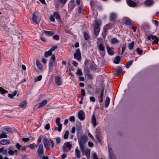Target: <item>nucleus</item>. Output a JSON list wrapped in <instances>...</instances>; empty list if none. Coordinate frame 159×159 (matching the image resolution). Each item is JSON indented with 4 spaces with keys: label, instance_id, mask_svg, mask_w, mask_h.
<instances>
[{
    "label": "nucleus",
    "instance_id": "obj_5",
    "mask_svg": "<svg viewBox=\"0 0 159 159\" xmlns=\"http://www.w3.org/2000/svg\"><path fill=\"white\" fill-rule=\"evenodd\" d=\"M56 123L58 126L57 128L55 127L54 130H57L59 132H60L62 129V125L60 123V119L59 117H57L56 120Z\"/></svg>",
    "mask_w": 159,
    "mask_h": 159
},
{
    "label": "nucleus",
    "instance_id": "obj_24",
    "mask_svg": "<svg viewBox=\"0 0 159 159\" xmlns=\"http://www.w3.org/2000/svg\"><path fill=\"white\" fill-rule=\"evenodd\" d=\"M44 32L46 35L48 36H52L54 34V33L52 31H44Z\"/></svg>",
    "mask_w": 159,
    "mask_h": 159
},
{
    "label": "nucleus",
    "instance_id": "obj_18",
    "mask_svg": "<svg viewBox=\"0 0 159 159\" xmlns=\"http://www.w3.org/2000/svg\"><path fill=\"white\" fill-rule=\"evenodd\" d=\"M75 153L76 157L78 159L80 158V153L78 147H76L75 150Z\"/></svg>",
    "mask_w": 159,
    "mask_h": 159
},
{
    "label": "nucleus",
    "instance_id": "obj_33",
    "mask_svg": "<svg viewBox=\"0 0 159 159\" xmlns=\"http://www.w3.org/2000/svg\"><path fill=\"white\" fill-rule=\"evenodd\" d=\"M16 93L17 92L16 91H15L12 94H8V97L11 98H12L14 96H15L16 95Z\"/></svg>",
    "mask_w": 159,
    "mask_h": 159
},
{
    "label": "nucleus",
    "instance_id": "obj_49",
    "mask_svg": "<svg viewBox=\"0 0 159 159\" xmlns=\"http://www.w3.org/2000/svg\"><path fill=\"white\" fill-rule=\"evenodd\" d=\"M61 142L60 139L59 137H57L56 139V142L57 144H58Z\"/></svg>",
    "mask_w": 159,
    "mask_h": 159
},
{
    "label": "nucleus",
    "instance_id": "obj_28",
    "mask_svg": "<svg viewBox=\"0 0 159 159\" xmlns=\"http://www.w3.org/2000/svg\"><path fill=\"white\" fill-rule=\"evenodd\" d=\"M117 16L116 13H112L110 15L111 20L112 21L114 20L116 17Z\"/></svg>",
    "mask_w": 159,
    "mask_h": 159
},
{
    "label": "nucleus",
    "instance_id": "obj_57",
    "mask_svg": "<svg viewBox=\"0 0 159 159\" xmlns=\"http://www.w3.org/2000/svg\"><path fill=\"white\" fill-rule=\"evenodd\" d=\"M22 140L25 142H28L30 140V139L29 138H23L22 139Z\"/></svg>",
    "mask_w": 159,
    "mask_h": 159
},
{
    "label": "nucleus",
    "instance_id": "obj_41",
    "mask_svg": "<svg viewBox=\"0 0 159 159\" xmlns=\"http://www.w3.org/2000/svg\"><path fill=\"white\" fill-rule=\"evenodd\" d=\"M122 71V69L121 68H117L116 70V72L117 73L118 75H119L120 74Z\"/></svg>",
    "mask_w": 159,
    "mask_h": 159
},
{
    "label": "nucleus",
    "instance_id": "obj_29",
    "mask_svg": "<svg viewBox=\"0 0 159 159\" xmlns=\"http://www.w3.org/2000/svg\"><path fill=\"white\" fill-rule=\"evenodd\" d=\"M134 41H133L131 43L129 44L128 46V48L129 49L132 50L133 49L134 47Z\"/></svg>",
    "mask_w": 159,
    "mask_h": 159
},
{
    "label": "nucleus",
    "instance_id": "obj_35",
    "mask_svg": "<svg viewBox=\"0 0 159 159\" xmlns=\"http://www.w3.org/2000/svg\"><path fill=\"white\" fill-rule=\"evenodd\" d=\"M42 79V76L41 75H39L38 76H37L34 79V82H36L38 81H40Z\"/></svg>",
    "mask_w": 159,
    "mask_h": 159
},
{
    "label": "nucleus",
    "instance_id": "obj_2",
    "mask_svg": "<svg viewBox=\"0 0 159 159\" xmlns=\"http://www.w3.org/2000/svg\"><path fill=\"white\" fill-rule=\"evenodd\" d=\"M43 143L46 149H49L50 148H52L54 146V142L51 139H48L45 138H44Z\"/></svg>",
    "mask_w": 159,
    "mask_h": 159
},
{
    "label": "nucleus",
    "instance_id": "obj_50",
    "mask_svg": "<svg viewBox=\"0 0 159 159\" xmlns=\"http://www.w3.org/2000/svg\"><path fill=\"white\" fill-rule=\"evenodd\" d=\"M69 120L70 121L74 122L75 121V117L74 116H72L69 117Z\"/></svg>",
    "mask_w": 159,
    "mask_h": 159
},
{
    "label": "nucleus",
    "instance_id": "obj_59",
    "mask_svg": "<svg viewBox=\"0 0 159 159\" xmlns=\"http://www.w3.org/2000/svg\"><path fill=\"white\" fill-rule=\"evenodd\" d=\"M57 47L56 46H54L53 47L51 48L50 50L52 52V51H53L54 50L57 49Z\"/></svg>",
    "mask_w": 159,
    "mask_h": 159
},
{
    "label": "nucleus",
    "instance_id": "obj_10",
    "mask_svg": "<svg viewBox=\"0 0 159 159\" xmlns=\"http://www.w3.org/2000/svg\"><path fill=\"white\" fill-rule=\"evenodd\" d=\"M78 117L80 120H83L85 119V113L82 110L79 111L78 113Z\"/></svg>",
    "mask_w": 159,
    "mask_h": 159
},
{
    "label": "nucleus",
    "instance_id": "obj_16",
    "mask_svg": "<svg viewBox=\"0 0 159 159\" xmlns=\"http://www.w3.org/2000/svg\"><path fill=\"white\" fill-rule=\"evenodd\" d=\"M125 23L126 25H130L132 24V21L128 17H125L123 20Z\"/></svg>",
    "mask_w": 159,
    "mask_h": 159
},
{
    "label": "nucleus",
    "instance_id": "obj_6",
    "mask_svg": "<svg viewBox=\"0 0 159 159\" xmlns=\"http://www.w3.org/2000/svg\"><path fill=\"white\" fill-rule=\"evenodd\" d=\"M56 58L55 55H52L50 60L49 63V67H51L55 66L57 65V62L56 61Z\"/></svg>",
    "mask_w": 159,
    "mask_h": 159
},
{
    "label": "nucleus",
    "instance_id": "obj_22",
    "mask_svg": "<svg viewBox=\"0 0 159 159\" xmlns=\"http://www.w3.org/2000/svg\"><path fill=\"white\" fill-rule=\"evenodd\" d=\"M106 48L108 54L110 55H113L114 52L108 46H106Z\"/></svg>",
    "mask_w": 159,
    "mask_h": 159
},
{
    "label": "nucleus",
    "instance_id": "obj_7",
    "mask_svg": "<svg viewBox=\"0 0 159 159\" xmlns=\"http://www.w3.org/2000/svg\"><path fill=\"white\" fill-rule=\"evenodd\" d=\"M74 57L79 61H80L81 60V55L80 50L78 48L76 50L74 54Z\"/></svg>",
    "mask_w": 159,
    "mask_h": 159
},
{
    "label": "nucleus",
    "instance_id": "obj_55",
    "mask_svg": "<svg viewBox=\"0 0 159 159\" xmlns=\"http://www.w3.org/2000/svg\"><path fill=\"white\" fill-rule=\"evenodd\" d=\"M58 1L63 4H65L67 0H58Z\"/></svg>",
    "mask_w": 159,
    "mask_h": 159
},
{
    "label": "nucleus",
    "instance_id": "obj_51",
    "mask_svg": "<svg viewBox=\"0 0 159 159\" xmlns=\"http://www.w3.org/2000/svg\"><path fill=\"white\" fill-rule=\"evenodd\" d=\"M45 129L46 130H48L50 128V125L49 123L47 124L45 126Z\"/></svg>",
    "mask_w": 159,
    "mask_h": 159
},
{
    "label": "nucleus",
    "instance_id": "obj_4",
    "mask_svg": "<svg viewBox=\"0 0 159 159\" xmlns=\"http://www.w3.org/2000/svg\"><path fill=\"white\" fill-rule=\"evenodd\" d=\"M98 48L101 55L102 57H104L105 54L104 46L102 43H101L98 44Z\"/></svg>",
    "mask_w": 159,
    "mask_h": 159
},
{
    "label": "nucleus",
    "instance_id": "obj_36",
    "mask_svg": "<svg viewBox=\"0 0 159 159\" xmlns=\"http://www.w3.org/2000/svg\"><path fill=\"white\" fill-rule=\"evenodd\" d=\"M53 15L54 17L56 19H60L59 15L57 12H54L53 13Z\"/></svg>",
    "mask_w": 159,
    "mask_h": 159
},
{
    "label": "nucleus",
    "instance_id": "obj_60",
    "mask_svg": "<svg viewBox=\"0 0 159 159\" xmlns=\"http://www.w3.org/2000/svg\"><path fill=\"white\" fill-rule=\"evenodd\" d=\"M3 151L4 152L6 153L7 150V149H5L4 150L3 148H0V153L2 152Z\"/></svg>",
    "mask_w": 159,
    "mask_h": 159
},
{
    "label": "nucleus",
    "instance_id": "obj_40",
    "mask_svg": "<svg viewBox=\"0 0 159 159\" xmlns=\"http://www.w3.org/2000/svg\"><path fill=\"white\" fill-rule=\"evenodd\" d=\"M76 73L79 76H81L83 75L82 72L80 69H78Z\"/></svg>",
    "mask_w": 159,
    "mask_h": 159
},
{
    "label": "nucleus",
    "instance_id": "obj_30",
    "mask_svg": "<svg viewBox=\"0 0 159 159\" xmlns=\"http://www.w3.org/2000/svg\"><path fill=\"white\" fill-rule=\"evenodd\" d=\"M52 52L49 50L48 52H45L44 53V56L45 57H48L52 55Z\"/></svg>",
    "mask_w": 159,
    "mask_h": 159
},
{
    "label": "nucleus",
    "instance_id": "obj_62",
    "mask_svg": "<svg viewBox=\"0 0 159 159\" xmlns=\"http://www.w3.org/2000/svg\"><path fill=\"white\" fill-rule=\"evenodd\" d=\"M53 38L54 39L56 40H58L59 39V36L58 35H54L53 36Z\"/></svg>",
    "mask_w": 159,
    "mask_h": 159
},
{
    "label": "nucleus",
    "instance_id": "obj_9",
    "mask_svg": "<svg viewBox=\"0 0 159 159\" xmlns=\"http://www.w3.org/2000/svg\"><path fill=\"white\" fill-rule=\"evenodd\" d=\"M72 144L70 142H66L65 143L63 146L62 149L64 151H65L66 147H67L70 150L71 149Z\"/></svg>",
    "mask_w": 159,
    "mask_h": 159
},
{
    "label": "nucleus",
    "instance_id": "obj_8",
    "mask_svg": "<svg viewBox=\"0 0 159 159\" xmlns=\"http://www.w3.org/2000/svg\"><path fill=\"white\" fill-rule=\"evenodd\" d=\"M148 39L149 40L152 39L154 40L153 42V44H157L158 43L159 41L158 38H157V36L155 35L153 36L152 35H149L148 37Z\"/></svg>",
    "mask_w": 159,
    "mask_h": 159
},
{
    "label": "nucleus",
    "instance_id": "obj_47",
    "mask_svg": "<svg viewBox=\"0 0 159 159\" xmlns=\"http://www.w3.org/2000/svg\"><path fill=\"white\" fill-rule=\"evenodd\" d=\"M4 129L9 133L11 132V129L9 127H5L4 128Z\"/></svg>",
    "mask_w": 159,
    "mask_h": 159
},
{
    "label": "nucleus",
    "instance_id": "obj_58",
    "mask_svg": "<svg viewBox=\"0 0 159 159\" xmlns=\"http://www.w3.org/2000/svg\"><path fill=\"white\" fill-rule=\"evenodd\" d=\"M41 61L44 64H45L47 63V60L44 58H42Z\"/></svg>",
    "mask_w": 159,
    "mask_h": 159
},
{
    "label": "nucleus",
    "instance_id": "obj_3",
    "mask_svg": "<svg viewBox=\"0 0 159 159\" xmlns=\"http://www.w3.org/2000/svg\"><path fill=\"white\" fill-rule=\"evenodd\" d=\"M102 22L99 20H97L95 21L94 26V34L96 35H98L99 34L100 30V25Z\"/></svg>",
    "mask_w": 159,
    "mask_h": 159
},
{
    "label": "nucleus",
    "instance_id": "obj_42",
    "mask_svg": "<svg viewBox=\"0 0 159 159\" xmlns=\"http://www.w3.org/2000/svg\"><path fill=\"white\" fill-rule=\"evenodd\" d=\"M10 148H9L8 149V150H9L8 153L9 155H12L14 154V152L12 150H10Z\"/></svg>",
    "mask_w": 159,
    "mask_h": 159
},
{
    "label": "nucleus",
    "instance_id": "obj_20",
    "mask_svg": "<svg viewBox=\"0 0 159 159\" xmlns=\"http://www.w3.org/2000/svg\"><path fill=\"white\" fill-rule=\"evenodd\" d=\"M48 102L47 100H44L42 102H41L38 104V108L41 107L45 105Z\"/></svg>",
    "mask_w": 159,
    "mask_h": 159
},
{
    "label": "nucleus",
    "instance_id": "obj_14",
    "mask_svg": "<svg viewBox=\"0 0 159 159\" xmlns=\"http://www.w3.org/2000/svg\"><path fill=\"white\" fill-rule=\"evenodd\" d=\"M55 81L56 83L59 85H60L62 83V81L61 77L56 76L55 77Z\"/></svg>",
    "mask_w": 159,
    "mask_h": 159
},
{
    "label": "nucleus",
    "instance_id": "obj_12",
    "mask_svg": "<svg viewBox=\"0 0 159 159\" xmlns=\"http://www.w3.org/2000/svg\"><path fill=\"white\" fill-rule=\"evenodd\" d=\"M38 17V14L37 13H34L33 14V17L32 18V20L33 21L36 23L38 24L39 21H38L37 18Z\"/></svg>",
    "mask_w": 159,
    "mask_h": 159
},
{
    "label": "nucleus",
    "instance_id": "obj_31",
    "mask_svg": "<svg viewBox=\"0 0 159 159\" xmlns=\"http://www.w3.org/2000/svg\"><path fill=\"white\" fill-rule=\"evenodd\" d=\"M7 93V91L4 89L2 87H0V93H1L2 94H4Z\"/></svg>",
    "mask_w": 159,
    "mask_h": 159
},
{
    "label": "nucleus",
    "instance_id": "obj_52",
    "mask_svg": "<svg viewBox=\"0 0 159 159\" xmlns=\"http://www.w3.org/2000/svg\"><path fill=\"white\" fill-rule=\"evenodd\" d=\"M93 159H98V157L96 153H94L93 155Z\"/></svg>",
    "mask_w": 159,
    "mask_h": 159
},
{
    "label": "nucleus",
    "instance_id": "obj_26",
    "mask_svg": "<svg viewBox=\"0 0 159 159\" xmlns=\"http://www.w3.org/2000/svg\"><path fill=\"white\" fill-rule=\"evenodd\" d=\"M27 105L26 102L25 101H24L21 102L19 105V106L21 108H24L26 107Z\"/></svg>",
    "mask_w": 159,
    "mask_h": 159
},
{
    "label": "nucleus",
    "instance_id": "obj_13",
    "mask_svg": "<svg viewBox=\"0 0 159 159\" xmlns=\"http://www.w3.org/2000/svg\"><path fill=\"white\" fill-rule=\"evenodd\" d=\"M16 146L18 150H21V151H25L26 150L25 147L21 146L19 143H16Z\"/></svg>",
    "mask_w": 159,
    "mask_h": 159
},
{
    "label": "nucleus",
    "instance_id": "obj_46",
    "mask_svg": "<svg viewBox=\"0 0 159 159\" xmlns=\"http://www.w3.org/2000/svg\"><path fill=\"white\" fill-rule=\"evenodd\" d=\"M137 53L139 55H141L143 53V50L141 49H140L139 48H138L137 49Z\"/></svg>",
    "mask_w": 159,
    "mask_h": 159
},
{
    "label": "nucleus",
    "instance_id": "obj_21",
    "mask_svg": "<svg viewBox=\"0 0 159 159\" xmlns=\"http://www.w3.org/2000/svg\"><path fill=\"white\" fill-rule=\"evenodd\" d=\"M127 4L130 7H135L136 4L133 1L131 0H127Z\"/></svg>",
    "mask_w": 159,
    "mask_h": 159
},
{
    "label": "nucleus",
    "instance_id": "obj_44",
    "mask_svg": "<svg viewBox=\"0 0 159 159\" xmlns=\"http://www.w3.org/2000/svg\"><path fill=\"white\" fill-rule=\"evenodd\" d=\"M111 43H115L118 42V40L116 39L113 38L111 40Z\"/></svg>",
    "mask_w": 159,
    "mask_h": 159
},
{
    "label": "nucleus",
    "instance_id": "obj_19",
    "mask_svg": "<svg viewBox=\"0 0 159 159\" xmlns=\"http://www.w3.org/2000/svg\"><path fill=\"white\" fill-rule=\"evenodd\" d=\"M84 152V154L86 156L88 159H89L90 154V150L88 149H86L85 151L84 149L82 151Z\"/></svg>",
    "mask_w": 159,
    "mask_h": 159
},
{
    "label": "nucleus",
    "instance_id": "obj_53",
    "mask_svg": "<svg viewBox=\"0 0 159 159\" xmlns=\"http://www.w3.org/2000/svg\"><path fill=\"white\" fill-rule=\"evenodd\" d=\"M50 20L52 22H54L55 21L54 16L52 15H51L49 17Z\"/></svg>",
    "mask_w": 159,
    "mask_h": 159
},
{
    "label": "nucleus",
    "instance_id": "obj_63",
    "mask_svg": "<svg viewBox=\"0 0 159 159\" xmlns=\"http://www.w3.org/2000/svg\"><path fill=\"white\" fill-rule=\"evenodd\" d=\"M90 101L93 102H94L95 101V98L93 97H91L90 98Z\"/></svg>",
    "mask_w": 159,
    "mask_h": 159
},
{
    "label": "nucleus",
    "instance_id": "obj_25",
    "mask_svg": "<svg viewBox=\"0 0 159 159\" xmlns=\"http://www.w3.org/2000/svg\"><path fill=\"white\" fill-rule=\"evenodd\" d=\"M110 99L109 97H107L106 98L105 103V107H107L108 106L110 103Z\"/></svg>",
    "mask_w": 159,
    "mask_h": 159
},
{
    "label": "nucleus",
    "instance_id": "obj_34",
    "mask_svg": "<svg viewBox=\"0 0 159 159\" xmlns=\"http://www.w3.org/2000/svg\"><path fill=\"white\" fill-rule=\"evenodd\" d=\"M36 65H37L39 69H42V68H43L42 66L39 61H37Z\"/></svg>",
    "mask_w": 159,
    "mask_h": 159
},
{
    "label": "nucleus",
    "instance_id": "obj_32",
    "mask_svg": "<svg viewBox=\"0 0 159 159\" xmlns=\"http://www.w3.org/2000/svg\"><path fill=\"white\" fill-rule=\"evenodd\" d=\"M120 60V57L118 56L116 57L114 61V62L116 64H118Z\"/></svg>",
    "mask_w": 159,
    "mask_h": 159
},
{
    "label": "nucleus",
    "instance_id": "obj_37",
    "mask_svg": "<svg viewBox=\"0 0 159 159\" xmlns=\"http://www.w3.org/2000/svg\"><path fill=\"white\" fill-rule=\"evenodd\" d=\"M111 25L110 24H107L104 27V30L106 31L107 30H109L110 29L111 26Z\"/></svg>",
    "mask_w": 159,
    "mask_h": 159
},
{
    "label": "nucleus",
    "instance_id": "obj_27",
    "mask_svg": "<svg viewBox=\"0 0 159 159\" xmlns=\"http://www.w3.org/2000/svg\"><path fill=\"white\" fill-rule=\"evenodd\" d=\"M7 136L6 132H2L0 134V139L4 138H7Z\"/></svg>",
    "mask_w": 159,
    "mask_h": 159
},
{
    "label": "nucleus",
    "instance_id": "obj_1",
    "mask_svg": "<svg viewBox=\"0 0 159 159\" xmlns=\"http://www.w3.org/2000/svg\"><path fill=\"white\" fill-rule=\"evenodd\" d=\"M78 139L80 150L83 151L84 149L85 143L88 140L87 137L86 135H83L80 138H78Z\"/></svg>",
    "mask_w": 159,
    "mask_h": 159
},
{
    "label": "nucleus",
    "instance_id": "obj_64",
    "mask_svg": "<svg viewBox=\"0 0 159 159\" xmlns=\"http://www.w3.org/2000/svg\"><path fill=\"white\" fill-rule=\"evenodd\" d=\"M88 145L89 147H92L93 145V143H92V142H89L88 143Z\"/></svg>",
    "mask_w": 159,
    "mask_h": 159
},
{
    "label": "nucleus",
    "instance_id": "obj_23",
    "mask_svg": "<svg viewBox=\"0 0 159 159\" xmlns=\"http://www.w3.org/2000/svg\"><path fill=\"white\" fill-rule=\"evenodd\" d=\"M92 122V123L93 125L94 126H95L96 125L97 123L96 120V118L95 117V116L94 115H93L92 117V120H91Z\"/></svg>",
    "mask_w": 159,
    "mask_h": 159
},
{
    "label": "nucleus",
    "instance_id": "obj_17",
    "mask_svg": "<svg viewBox=\"0 0 159 159\" xmlns=\"http://www.w3.org/2000/svg\"><path fill=\"white\" fill-rule=\"evenodd\" d=\"M0 143L2 145L8 144L10 143V142L8 139H3L0 141Z\"/></svg>",
    "mask_w": 159,
    "mask_h": 159
},
{
    "label": "nucleus",
    "instance_id": "obj_38",
    "mask_svg": "<svg viewBox=\"0 0 159 159\" xmlns=\"http://www.w3.org/2000/svg\"><path fill=\"white\" fill-rule=\"evenodd\" d=\"M69 133L68 130H66L64 135V138L65 139H66L68 138Z\"/></svg>",
    "mask_w": 159,
    "mask_h": 159
},
{
    "label": "nucleus",
    "instance_id": "obj_54",
    "mask_svg": "<svg viewBox=\"0 0 159 159\" xmlns=\"http://www.w3.org/2000/svg\"><path fill=\"white\" fill-rule=\"evenodd\" d=\"M81 94L83 96H85V91L84 89H81Z\"/></svg>",
    "mask_w": 159,
    "mask_h": 159
},
{
    "label": "nucleus",
    "instance_id": "obj_15",
    "mask_svg": "<svg viewBox=\"0 0 159 159\" xmlns=\"http://www.w3.org/2000/svg\"><path fill=\"white\" fill-rule=\"evenodd\" d=\"M144 3L147 6H150L153 4L154 1L153 0H147L144 2Z\"/></svg>",
    "mask_w": 159,
    "mask_h": 159
},
{
    "label": "nucleus",
    "instance_id": "obj_11",
    "mask_svg": "<svg viewBox=\"0 0 159 159\" xmlns=\"http://www.w3.org/2000/svg\"><path fill=\"white\" fill-rule=\"evenodd\" d=\"M37 152L39 155H41L43 154V148L42 144H41L39 145V147Z\"/></svg>",
    "mask_w": 159,
    "mask_h": 159
},
{
    "label": "nucleus",
    "instance_id": "obj_39",
    "mask_svg": "<svg viewBox=\"0 0 159 159\" xmlns=\"http://www.w3.org/2000/svg\"><path fill=\"white\" fill-rule=\"evenodd\" d=\"M133 60H131L128 61L127 62V64L126 66V68H129L130 66H131L132 64L133 63Z\"/></svg>",
    "mask_w": 159,
    "mask_h": 159
},
{
    "label": "nucleus",
    "instance_id": "obj_43",
    "mask_svg": "<svg viewBox=\"0 0 159 159\" xmlns=\"http://www.w3.org/2000/svg\"><path fill=\"white\" fill-rule=\"evenodd\" d=\"M29 146L30 148L32 149H34L37 147V145L35 144H30L29 145Z\"/></svg>",
    "mask_w": 159,
    "mask_h": 159
},
{
    "label": "nucleus",
    "instance_id": "obj_48",
    "mask_svg": "<svg viewBox=\"0 0 159 159\" xmlns=\"http://www.w3.org/2000/svg\"><path fill=\"white\" fill-rule=\"evenodd\" d=\"M83 9V7L81 5L79 7L78 12L79 13H80L82 12Z\"/></svg>",
    "mask_w": 159,
    "mask_h": 159
},
{
    "label": "nucleus",
    "instance_id": "obj_61",
    "mask_svg": "<svg viewBox=\"0 0 159 159\" xmlns=\"http://www.w3.org/2000/svg\"><path fill=\"white\" fill-rule=\"evenodd\" d=\"M109 156L111 159H115V156L114 155L111 154V153L109 154Z\"/></svg>",
    "mask_w": 159,
    "mask_h": 159
},
{
    "label": "nucleus",
    "instance_id": "obj_45",
    "mask_svg": "<svg viewBox=\"0 0 159 159\" xmlns=\"http://www.w3.org/2000/svg\"><path fill=\"white\" fill-rule=\"evenodd\" d=\"M84 35L85 40H87L88 39L89 36L88 34L87 33L84 32Z\"/></svg>",
    "mask_w": 159,
    "mask_h": 159
},
{
    "label": "nucleus",
    "instance_id": "obj_56",
    "mask_svg": "<svg viewBox=\"0 0 159 159\" xmlns=\"http://www.w3.org/2000/svg\"><path fill=\"white\" fill-rule=\"evenodd\" d=\"M72 64L75 66H77L78 65V63L77 62L75 61H72Z\"/></svg>",
    "mask_w": 159,
    "mask_h": 159
}]
</instances>
